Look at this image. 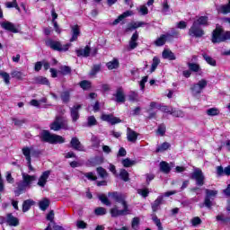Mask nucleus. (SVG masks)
I'll use <instances>...</instances> for the list:
<instances>
[{
	"label": "nucleus",
	"mask_w": 230,
	"mask_h": 230,
	"mask_svg": "<svg viewBox=\"0 0 230 230\" xmlns=\"http://www.w3.org/2000/svg\"><path fill=\"white\" fill-rule=\"evenodd\" d=\"M129 102H139V95L136 92H131L128 95Z\"/></svg>",
	"instance_id": "obj_50"
},
{
	"label": "nucleus",
	"mask_w": 230,
	"mask_h": 230,
	"mask_svg": "<svg viewBox=\"0 0 230 230\" xmlns=\"http://www.w3.org/2000/svg\"><path fill=\"white\" fill-rule=\"evenodd\" d=\"M156 134H158V136H164V134H166V125L160 124L158 126Z\"/></svg>",
	"instance_id": "obj_47"
},
{
	"label": "nucleus",
	"mask_w": 230,
	"mask_h": 230,
	"mask_svg": "<svg viewBox=\"0 0 230 230\" xmlns=\"http://www.w3.org/2000/svg\"><path fill=\"white\" fill-rule=\"evenodd\" d=\"M159 64H161V60L159 59V58L155 57L153 58V63L151 66V73H154V71H155V69H157V66H159Z\"/></svg>",
	"instance_id": "obj_43"
},
{
	"label": "nucleus",
	"mask_w": 230,
	"mask_h": 230,
	"mask_svg": "<svg viewBox=\"0 0 230 230\" xmlns=\"http://www.w3.org/2000/svg\"><path fill=\"white\" fill-rule=\"evenodd\" d=\"M171 115L174 118H184V111L181 110L172 109Z\"/></svg>",
	"instance_id": "obj_42"
},
{
	"label": "nucleus",
	"mask_w": 230,
	"mask_h": 230,
	"mask_svg": "<svg viewBox=\"0 0 230 230\" xmlns=\"http://www.w3.org/2000/svg\"><path fill=\"white\" fill-rule=\"evenodd\" d=\"M94 213L95 215H98V216L105 215L107 213V209H105V208L100 207L95 208Z\"/></svg>",
	"instance_id": "obj_57"
},
{
	"label": "nucleus",
	"mask_w": 230,
	"mask_h": 230,
	"mask_svg": "<svg viewBox=\"0 0 230 230\" xmlns=\"http://www.w3.org/2000/svg\"><path fill=\"white\" fill-rule=\"evenodd\" d=\"M81 89H84V91H86V89H91V82L87 81V80H84L79 84Z\"/></svg>",
	"instance_id": "obj_51"
},
{
	"label": "nucleus",
	"mask_w": 230,
	"mask_h": 230,
	"mask_svg": "<svg viewBox=\"0 0 230 230\" xmlns=\"http://www.w3.org/2000/svg\"><path fill=\"white\" fill-rule=\"evenodd\" d=\"M99 199L101 202H102L105 206H111V201L109 200V198L105 196V194H102L99 196Z\"/></svg>",
	"instance_id": "obj_53"
},
{
	"label": "nucleus",
	"mask_w": 230,
	"mask_h": 230,
	"mask_svg": "<svg viewBox=\"0 0 230 230\" xmlns=\"http://www.w3.org/2000/svg\"><path fill=\"white\" fill-rule=\"evenodd\" d=\"M47 46L50 48L51 49H54V51H67L69 48H71V43H67L65 45H62L60 41H55L53 40H49L46 42Z\"/></svg>",
	"instance_id": "obj_6"
},
{
	"label": "nucleus",
	"mask_w": 230,
	"mask_h": 230,
	"mask_svg": "<svg viewBox=\"0 0 230 230\" xmlns=\"http://www.w3.org/2000/svg\"><path fill=\"white\" fill-rule=\"evenodd\" d=\"M1 28L3 30H6V31H11V33H19V26L15 25L12 22H3L0 23Z\"/></svg>",
	"instance_id": "obj_10"
},
{
	"label": "nucleus",
	"mask_w": 230,
	"mask_h": 230,
	"mask_svg": "<svg viewBox=\"0 0 230 230\" xmlns=\"http://www.w3.org/2000/svg\"><path fill=\"white\" fill-rule=\"evenodd\" d=\"M91 142H92V146H93V148H100V143H102V141H100V138H98V137L93 135L91 138Z\"/></svg>",
	"instance_id": "obj_41"
},
{
	"label": "nucleus",
	"mask_w": 230,
	"mask_h": 230,
	"mask_svg": "<svg viewBox=\"0 0 230 230\" xmlns=\"http://www.w3.org/2000/svg\"><path fill=\"white\" fill-rule=\"evenodd\" d=\"M130 15H134V13L132 11H126L122 14H120L114 22H112L113 26H116V24H119L123 19H126V17H130Z\"/></svg>",
	"instance_id": "obj_21"
},
{
	"label": "nucleus",
	"mask_w": 230,
	"mask_h": 230,
	"mask_svg": "<svg viewBox=\"0 0 230 230\" xmlns=\"http://www.w3.org/2000/svg\"><path fill=\"white\" fill-rule=\"evenodd\" d=\"M5 179L9 184H13L15 182V179L12 176V172H7Z\"/></svg>",
	"instance_id": "obj_58"
},
{
	"label": "nucleus",
	"mask_w": 230,
	"mask_h": 230,
	"mask_svg": "<svg viewBox=\"0 0 230 230\" xmlns=\"http://www.w3.org/2000/svg\"><path fill=\"white\" fill-rule=\"evenodd\" d=\"M208 116H218L220 114V111L217 108H210L207 110Z\"/></svg>",
	"instance_id": "obj_46"
},
{
	"label": "nucleus",
	"mask_w": 230,
	"mask_h": 230,
	"mask_svg": "<svg viewBox=\"0 0 230 230\" xmlns=\"http://www.w3.org/2000/svg\"><path fill=\"white\" fill-rule=\"evenodd\" d=\"M80 109H82V104H75L70 108V116L73 123H76L80 119Z\"/></svg>",
	"instance_id": "obj_11"
},
{
	"label": "nucleus",
	"mask_w": 230,
	"mask_h": 230,
	"mask_svg": "<svg viewBox=\"0 0 230 230\" xmlns=\"http://www.w3.org/2000/svg\"><path fill=\"white\" fill-rule=\"evenodd\" d=\"M145 24L146 23L144 22H132L128 24V30H136L137 28H141V26H145Z\"/></svg>",
	"instance_id": "obj_38"
},
{
	"label": "nucleus",
	"mask_w": 230,
	"mask_h": 230,
	"mask_svg": "<svg viewBox=\"0 0 230 230\" xmlns=\"http://www.w3.org/2000/svg\"><path fill=\"white\" fill-rule=\"evenodd\" d=\"M139 40V34L137 33V31H136L135 33H133V35L131 36V38L129 40V43H128V51H132V49H136V48H137V46H138L137 40Z\"/></svg>",
	"instance_id": "obj_14"
},
{
	"label": "nucleus",
	"mask_w": 230,
	"mask_h": 230,
	"mask_svg": "<svg viewBox=\"0 0 230 230\" xmlns=\"http://www.w3.org/2000/svg\"><path fill=\"white\" fill-rule=\"evenodd\" d=\"M162 57L167 60H175V58H177L175 54L170 49H164L162 53Z\"/></svg>",
	"instance_id": "obj_24"
},
{
	"label": "nucleus",
	"mask_w": 230,
	"mask_h": 230,
	"mask_svg": "<svg viewBox=\"0 0 230 230\" xmlns=\"http://www.w3.org/2000/svg\"><path fill=\"white\" fill-rule=\"evenodd\" d=\"M83 175H84L88 181H96V179H98L93 172H84Z\"/></svg>",
	"instance_id": "obj_56"
},
{
	"label": "nucleus",
	"mask_w": 230,
	"mask_h": 230,
	"mask_svg": "<svg viewBox=\"0 0 230 230\" xmlns=\"http://www.w3.org/2000/svg\"><path fill=\"white\" fill-rule=\"evenodd\" d=\"M188 67L190 71H192L193 73H199V71H200V65L197 63H188Z\"/></svg>",
	"instance_id": "obj_36"
},
{
	"label": "nucleus",
	"mask_w": 230,
	"mask_h": 230,
	"mask_svg": "<svg viewBox=\"0 0 230 230\" xmlns=\"http://www.w3.org/2000/svg\"><path fill=\"white\" fill-rule=\"evenodd\" d=\"M70 145L72 148H74V150H78L79 152H84L85 150L84 148V146H82V143L76 137H72L70 141Z\"/></svg>",
	"instance_id": "obj_16"
},
{
	"label": "nucleus",
	"mask_w": 230,
	"mask_h": 230,
	"mask_svg": "<svg viewBox=\"0 0 230 230\" xmlns=\"http://www.w3.org/2000/svg\"><path fill=\"white\" fill-rule=\"evenodd\" d=\"M152 220L155 224L158 230H163V224L161 223V219L157 218L156 215L152 216Z\"/></svg>",
	"instance_id": "obj_45"
},
{
	"label": "nucleus",
	"mask_w": 230,
	"mask_h": 230,
	"mask_svg": "<svg viewBox=\"0 0 230 230\" xmlns=\"http://www.w3.org/2000/svg\"><path fill=\"white\" fill-rule=\"evenodd\" d=\"M78 35H80V27L78 25L72 26V38L70 39V42L78 40Z\"/></svg>",
	"instance_id": "obj_22"
},
{
	"label": "nucleus",
	"mask_w": 230,
	"mask_h": 230,
	"mask_svg": "<svg viewBox=\"0 0 230 230\" xmlns=\"http://www.w3.org/2000/svg\"><path fill=\"white\" fill-rule=\"evenodd\" d=\"M35 204V201L33 199H26L22 203V211L23 213H26L27 211H30L31 208V206Z\"/></svg>",
	"instance_id": "obj_26"
},
{
	"label": "nucleus",
	"mask_w": 230,
	"mask_h": 230,
	"mask_svg": "<svg viewBox=\"0 0 230 230\" xmlns=\"http://www.w3.org/2000/svg\"><path fill=\"white\" fill-rule=\"evenodd\" d=\"M6 8H15V10H18L21 12V7H19V4H17V0H13L12 2L5 3Z\"/></svg>",
	"instance_id": "obj_39"
},
{
	"label": "nucleus",
	"mask_w": 230,
	"mask_h": 230,
	"mask_svg": "<svg viewBox=\"0 0 230 230\" xmlns=\"http://www.w3.org/2000/svg\"><path fill=\"white\" fill-rule=\"evenodd\" d=\"M50 174L51 172L49 171H45L44 172H42V174L38 180V186H40V188H44V186H46L48 179H49Z\"/></svg>",
	"instance_id": "obj_15"
},
{
	"label": "nucleus",
	"mask_w": 230,
	"mask_h": 230,
	"mask_svg": "<svg viewBox=\"0 0 230 230\" xmlns=\"http://www.w3.org/2000/svg\"><path fill=\"white\" fill-rule=\"evenodd\" d=\"M164 199V196L161 195L158 196L157 199L152 203V210L154 213L159 210V206L163 204V200Z\"/></svg>",
	"instance_id": "obj_20"
},
{
	"label": "nucleus",
	"mask_w": 230,
	"mask_h": 230,
	"mask_svg": "<svg viewBox=\"0 0 230 230\" xmlns=\"http://www.w3.org/2000/svg\"><path fill=\"white\" fill-rule=\"evenodd\" d=\"M35 84H40V85H49V80L44 76H37L34 78Z\"/></svg>",
	"instance_id": "obj_28"
},
{
	"label": "nucleus",
	"mask_w": 230,
	"mask_h": 230,
	"mask_svg": "<svg viewBox=\"0 0 230 230\" xmlns=\"http://www.w3.org/2000/svg\"><path fill=\"white\" fill-rule=\"evenodd\" d=\"M114 96L118 103H125V93H123V88L117 89Z\"/></svg>",
	"instance_id": "obj_19"
},
{
	"label": "nucleus",
	"mask_w": 230,
	"mask_h": 230,
	"mask_svg": "<svg viewBox=\"0 0 230 230\" xmlns=\"http://www.w3.org/2000/svg\"><path fill=\"white\" fill-rule=\"evenodd\" d=\"M192 179H194L198 184V186L204 185V173L200 169H195L194 172L192 173Z\"/></svg>",
	"instance_id": "obj_12"
},
{
	"label": "nucleus",
	"mask_w": 230,
	"mask_h": 230,
	"mask_svg": "<svg viewBox=\"0 0 230 230\" xmlns=\"http://www.w3.org/2000/svg\"><path fill=\"white\" fill-rule=\"evenodd\" d=\"M60 128H63V130L69 129V127L67 126V120H64L62 117H57L55 121L50 124V129L58 131Z\"/></svg>",
	"instance_id": "obj_7"
},
{
	"label": "nucleus",
	"mask_w": 230,
	"mask_h": 230,
	"mask_svg": "<svg viewBox=\"0 0 230 230\" xmlns=\"http://www.w3.org/2000/svg\"><path fill=\"white\" fill-rule=\"evenodd\" d=\"M4 222L8 226H11L12 227H17L19 226V218L13 217L12 214H7L6 219H4Z\"/></svg>",
	"instance_id": "obj_17"
},
{
	"label": "nucleus",
	"mask_w": 230,
	"mask_h": 230,
	"mask_svg": "<svg viewBox=\"0 0 230 230\" xmlns=\"http://www.w3.org/2000/svg\"><path fill=\"white\" fill-rule=\"evenodd\" d=\"M121 163L124 168H130V166H134V164H136V161L131 160L130 158L123 159Z\"/></svg>",
	"instance_id": "obj_37"
},
{
	"label": "nucleus",
	"mask_w": 230,
	"mask_h": 230,
	"mask_svg": "<svg viewBox=\"0 0 230 230\" xmlns=\"http://www.w3.org/2000/svg\"><path fill=\"white\" fill-rule=\"evenodd\" d=\"M11 76L12 78H16V80H24L26 75L21 71L13 70L11 72Z\"/></svg>",
	"instance_id": "obj_29"
},
{
	"label": "nucleus",
	"mask_w": 230,
	"mask_h": 230,
	"mask_svg": "<svg viewBox=\"0 0 230 230\" xmlns=\"http://www.w3.org/2000/svg\"><path fill=\"white\" fill-rule=\"evenodd\" d=\"M160 170L164 173H170L172 171V168L170 167V164L166 162H161L160 163Z\"/></svg>",
	"instance_id": "obj_30"
},
{
	"label": "nucleus",
	"mask_w": 230,
	"mask_h": 230,
	"mask_svg": "<svg viewBox=\"0 0 230 230\" xmlns=\"http://www.w3.org/2000/svg\"><path fill=\"white\" fill-rule=\"evenodd\" d=\"M77 57H89L91 54V48L86 46L84 49L75 50Z\"/></svg>",
	"instance_id": "obj_25"
},
{
	"label": "nucleus",
	"mask_w": 230,
	"mask_h": 230,
	"mask_svg": "<svg viewBox=\"0 0 230 230\" xmlns=\"http://www.w3.org/2000/svg\"><path fill=\"white\" fill-rule=\"evenodd\" d=\"M230 40V31L224 32L220 28H217L212 34V42L217 44L218 42H226Z\"/></svg>",
	"instance_id": "obj_4"
},
{
	"label": "nucleus",
	"mask_w": 230,
	"mask_h": 230,
	"mask_svg": "<svg viewBox=\"0 0 230 230\" xmlns=\"http://www.w3.org/2000/svg\"><path fill=\"white\" fill-rule=\"evenodd\" d=\"M137 136L138 134L136 131L132 130L130 128H127L128 141L130 143H136V141H137Z\"/></svg>",
	"instance_id": "obj_18"
},
{
	"label": "nucleus",
	"mask_w": 230,
	"mask_h": 230,
	"mask_svg": "<svg viewBox=\"0 0 230 230\" xmlns=\"http://www.w3.org/2000/svg\"><path fill=\"white\" fill-rule=\"evenodd\" d=\"M170 143L164 142L160 146L156 148V153L159 154L161 152H165V150H168L170 148Z\"/></svg>",
	"instance_id": "obj_40"
},
{
	"label": "nucleus",
	"mask_w": 230,
	"mask_h": 230,
	"mask_svg": "<svg viewBox=\"0 0 230 230\" xmlns=\"http://www.w3.org/2000/svg\"><path fill=\"white\" fill-rule=\"evenodd\" d=\"M35 152V150L33 149V147H23L22 148V154L26 159V161H31V154H33Z\"/></svg>",
	"instance_id": "obj_23"
},
{
	"label": "nucleus",
	"mask_w": 230,
	"mask_h": 230,
	"mask_svg": "<svg viewBox=\"0 0 230 230\" xmlns=\"http://www.w3.org/2000/svg\"><path fill=\"white\" fill-rule=\"evenodd\" d=\"M138 195H141V197H144L145 199H146V197H148V193H150V191L148 190V189H139L137 190Z\"/></svg>",
	"instance_id": "obj_55"
},
{
	"label": "nucleus",
	"mask_w": 230,
	"mask_h": 230,
	"mask_svg": "<svg viewBox=\"0 0 230 230\" xmlns=\"http://www.w3.org/2000/svg\"><path fill=\"white\" fill-rule=\"evenodd\" d=\"M208 16H200L196 19L189 30V35L197 39L202 37L204 35V30L200 26H208Z\"/></svg>",
	"instance_id": "obj_3"
},
{
	"label": "nucleus",
	"mask_w": 230,
	"mask_h": 230,
	"mask_svg": "<svg viewBox=\"0 0 230 230\" xmlns=\"http://www.w3.org/2000/svg\"><path fill=\"white\" fill-rule=\"evenodd\" d=\"M108 69H118L119 67V61L117 58H114L113 60L108 62L106 64Z\"/></svg>",
	"instance_id": "obj_27"
},
{
	"label": "nucleus",
	"mask_w": 230,
	"mask_h": 230,
	"mask_svg": "<svg viewBox=\"0 0 230 230\" xmlns=\"http://www.w3.org/2000/svg\"><path fill=\"white\" fill-rule=\"evenodd\" d=\"M70 96L69 92H63L61 93V100L63 103H68Z\"/></svg>",
	"instance_id": "obj_52"
},
{
	"label": "nucleus",
	"mask_w": 230,
	"mask_h": 230,
	"mask_svg": "<svg viewBox=\"0 0 230 230\" xmlns=\"http://www.w3.org/2000/svg\"><path fill=\"white\" fill-rule=\"evenodd\" d=\"M205 192H206V197H205L204 206H206V208H208V209H210L211 206H213V200H215V198L218 194V191L206 189Z\"/></svg>",
	"instance_id": "obj_8"
},
{
	"label": "nucleus",
	"mask_w": 230,
	"mask_h": 230,
	"mask_svg": "<svg viewBox=\"0 0 230 230\" xmlns=\"http://www.w3.org/2000/svg\"><path fill=\"white\" fill-rule=\"evenodd\" d=\"M22 181H19L17 183V189L14 190V194L16 197H19V195H22L28 188H31V184L37 181V176L35 175H30L26 172L22 173Z\"/></svg>",
	"instance_id": "obj_2"
},
{
	"label": "nucleus",
	"mask_w": 230,
	"mask_h": 230,
	"mask_svg": "<svg viewBox=\"0 0 230 230\" xmlns=\"http://www.w3.org/2000/svg\"><path fill=\"white\" fill-rule=\"evenodd\" d=\"M202 57L204 60H206L207 64H209V66H212L215 67L217 66V60H215L213 58L209 57L208 54L204 53L202 54Z\"/></svg>",
	"instance_id": "obj_31"
},
{
	"label": "nucleus",
	"mask_w": 230,
	"mask_h": 230,
	"mask_svg": "<svg viewBox=\"0 0 230 230\" xmlns=\"http://www.w3.org/2000/svg\"><path fill=\"white\" fill-rule=\"evenodd\" d=\"M0 76L4 79V84L6 85L10 84V74L6 72H0Z\"/></svg>",
	"instance_id": "obj_48"
},
{
	"label": "nucleus",
	"mask_w": 230,
	"mask_h": 230,
	"mask_svg": "<svg viewBox=\"0 0 230 230\" xmlns=\"http://www.w3.org/2000/svg\"><path fill=\"white\" fill-rule=\"evenodd\" d=\"M41 139H43V141H46L47 143H51L54 145H57V143H64L66 141V139H64L62 136L53 135L49 133V131L46 130L41 132Z\"/></svg>",
	"instance_id": "obj_5"
},
{
	"label": "nucleus",
	"mask_w": 230,
	"mask_h": 230,
	"mask_svg": "<svg viewBox=\"0 0 230 230\" xmlns=\"http://www.w3.org/2000/svg\"><path fill=\"white\" fill-rule=\"evenodd\" d=\"M168 38L167 35L163 34L161 35L155 41V46H164V44L166 43V39Z\"/></svg>",
	"instance_id": "obj_35"
},
{
	"label": "nucleus",
	"mask_w": 230,
	"mask_h": 230,
	"mask_svg": "<svg viewBox=\"0 0 230 230\" xmlns=\"http://www.w3.org/2000/svg\"><path fill=\"white\" fill-rule=\"evenodd\" d=\"M97 172L100 175V177H107V171H105V169H103L102 167H98Z\"/></svg>",
	"instance_id": "obj_61"
},
{
	"label": "nucleus",
	"mask_w": 230,
	"mask_h": 230,
	"mask_svg": "<svg viewBox=\"0 0 230 230\" xmlns=\"http://www.w3.org/2000/svg\"><path fill=\"white\" fill-rule=\"evenodd\" d=\"M170 12V4H168V0H165L162 4V13L165 15H168V13Z\"/></svg>",
	"instance_id": "obj_44"
},
{
	"label": "nucleus",
	"mask_w": 230,
	"mask_h": 230,
	"mask_svg": "<svg viewBox=\"0 0 230 230\" xmlns=\"http://www.w3.org/2000/svg\"><path fill=\"white\" fill-rule=\"evenodd\" d=\"M95 125H98V120H96V118L94 116H89L86 119V127H95Z\"/></svg>",
	"instance_id": "obj_34"
},
{
	"label": "nucleus",
	"mask_w": 230,
	"mask_h": 230,
	"mask_svg": "<svg viewBox=\"0 0 230 230\" xmlns=\"http://www.w3.org/2000/svg\"><path fill=\"white\" fill-rule=\"evenodd\" d=\"M39 206H40V209H41V211H46V209H48V208H49V199H43L42 200H40L39 202Z\"/></svg>",
	"instance_id": "obj_33"
},
{
	"label": "nucleus",
	"mask_w": 230,
	"mask_h": 230,
	"mask_svg": "<svg viewBox=\"0 0 230 230\" xmlns=\"http://www.w3.org/2000/svg\"><path fill=\"white\" fill-rule=\"evenodd\" d=\"M191 224L195 227L197 226H200L202 224V220L200 219V217H196L191 219Z\"/></svg>",
	"instance_id": "obj_60"
},
{
	"label": "nucleus",
	"mask_w": 230,
	"mask_h": 230,
	"mask_svg": "<svg viewBox=\"0 0 230 230\" xmlns=\"http://www.w3.org/2000/svg\"><path fill=\"white\" fill-rule=\"evenodd\" d=\"M139 12L142 15H147L148 14V7H146V5H142V6H140Z\"/></svg>",
	"instance_id": "obj_64"
},
{
	"label": "nucleus",
	"mask_w": 230,
	"mask_h": 230,
	"mask_svg": "<svg viewBox=\"0 0 230 230\" xmlns=\"http://www.w3.org/2000/svg\"><path fill=\"white\" fill-rule=\"evenodd\" d=\"M101 119H102V121H107L108 123H111V125L121 123V120L117 117H113L112 114H102Z\"/></svg>",
	"instance_id": "obj_13"
},
{
	"label": "nucleus",
	"mask_w": 230,
	"mask_h": 230,
	"mask_svg": "<svg viewBox=\"0 0 230 230\" xmlns=\"http://www.w3.org/2000/svg\"><path fill=\"white\" fill-rule=\"evenodd\" d=\"M131 226L133 229H137L139 226V217H134L132 220Z\"/></svg>",
	"instance_id": "obj_62"
},
{
	"label": "nucleus",
	"mask_w": 230,
	"mask_h": 230,
	"mask_svg": "<svg viewBox=\"0 0 230 230\" xmlns=\"http://www.w3.org/2000/svg\"><path fill=\"white\" fill-rule=\"evenodd\" d=\"M208 86V81L206 79H201L191 86L190 91L192 92L193 96H197V94H200L202 90L206 89Z\"/></svg>",
	"instance_id": "obj_9"
},
{
	"label": "nucleus",
	"mask_w": 230,
	"mask_h": 230,
	"mask_svg": "<svg viewBox=\"0 0 230 230\" xmlns=\"http://www.w3.org/2000/svg\"><path fill=\"white\" fill-rule=\"evenodd\" d=\"M154 109H157L158 111H160L161 109V104H158L157 102H152L150 103V111H154Z\"/></svg>",
	"instance_id": "obj_63"
},
{
	"label": "nucleus",
	"mask_w": 230,
	"mask_h": 230,
	"mask_svg": "<svg viewBox=\"0 0 230 230\" xmlns=\"http://www.w3.org/2000/svg\"><path fill=\"white\" fill-rule=\"evenodd\" d=\"M109 197H111L115 202H119V204H121L123 207V209H119L118 207H114L111 209V217H125L127 215H130V208H128V204L127 203V200H125V195L113 192L109 194Z\"/></svg>",
	"instance_id": "obj_1"
},
{
	"label": "nucleus",
	"mask_w": 230,
	"mask_h": 230,
	"mask_svg": "<svg viewBox=\"0 0 230 230\" xmlns=\"http://www.w3.org/2000/svg\"><path fill=\"white\" fill-rule=\"evenodd\" d=\"M100 69H102V66L100 65L93 66L90 75L92 76H94V75H96V73H100Z\"/></svg>",
	"instance_id": "obj_59"
},
{
	"label": "nucleus",
	"mask_w": 230,
	"mask_h": 230,
	"mask_svg": "<svg viewBox=\"0 0 230 230\" xmlns=\"http://www.w3.org/2000/svg\"><path fill=\"white\" fill-rule=\"evenodd\" d=\"M119 176L120 179H122V181H124L125 182L128 181V172H127V170H120Z\"/></svg>",
	"instance_id": "obj_49"
},
{
	"label": "nucleus",
	"mask_w": 230,
	"mask_h": 230,
	"mask_svg": "<svg viewBox=\"0 0 230 230\" xmlns=\"http://www.w3.org/2000/svg\"><path fill=\"white\" fill-rule=\"evenodd\" d=\"M13 121L16 127H22L24 123H26V120L24 119H13Z\"/></svg>",
	"instance_id": "obj_54"
},
{
	"label": "nucleus",
	"mask_w": 230,
	"mask_h": 230,
	"mask_svg": "<svg viewBox=\"0 0 230 230\" xmlns=\"http://www.w3.org/2000/svg\"><path fill=\"white\" fill-rule=\"evenodd\" d=\"M217 11L219 12V13H224L225 15L227 13H230V0L228 4H224L221 5L217 8Z\"/></svg>",
	"instance_id": "obj_32"
}]
</instances>
